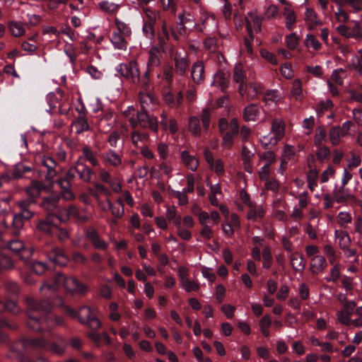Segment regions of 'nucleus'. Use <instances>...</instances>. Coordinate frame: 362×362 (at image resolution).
<instances>
[{
  "label": "nucleus",
  "mask_w": 362,
  "mask_h": 362,
  "mask_svg": "<svg viewBox=\"0 0 362 362\" xmlns=\"http://www.w3.org/2000/svg\"><path fill=\"white\" fill-rule=\"evenodd\" d=\"M49 341L43 337H23L15 341L11 346V350L17 355L25 354L30 348L35 351H45L48 350Z\"/></svg>",
  "instance_id": "nucleus-1"
},
{
  "label": "nucleus",
  "mask_w": 362,
  "mask_h": 362,
  "mask_svg": "<svg viewBox=\"0 0 362 362\" xmlns=\"http://www.w3.org/2000/svg\"><path fill=\"white\" fill-rule=\"evenodd\" d=\"M246 28L248 33V37H245L244 45L246 51L249 54H252L253 49L252 47V42L254 40L252 33V24H253L256 33L261 31L262 18L258 16L257 11H252L247 13V16L245 17Z\"/></svg>",
  "instance_id": "nucleus-2"
},
{
  "label": "nucleus",
  "mask_w": 362,
  "mask_h": 362,
  "mask_svg": "<svg viewBox=\"0 0 362 362\" xmlns=\"http://www.w3.org/2000/svg\"><path fill=\"white\" fill-rule=\"evenodd\" d=\"M132 128L140 126L143 128H149L153 132H158V122L157 118L153 115H149L147 110H141L137 112L136 119L132 117L129 119Z\"/></svg>",
  "instance_id": "nucleus-3"
},
{
  "label": "nucleus",
  "mask_w": 362,
  "mask_h": 362,
  "mask_svg": "<svg viewBox=\"0 0 362 362\" xmlns=\"http://www.w3.org/2000/svg\"><path fill=\"white\" fill-rule=\"evenodd\" d=\"M55 286L64 285L66 290L70 293H85L87 287L81 284L76 278L66 277L62 274H57L54 276Z\"/></svg>",
  "instance_id": "nucleus-4"
},
{
  "label": "nucleus",
  "mask_w": 362,
  "mask_h": 362,
  "mask_svg": "<svg viewBox=\"0 0 362 362\" xmlns=\"http://www.w3.org/2000/svg\"><path fill=\"white\" fill-rule=\"evenodd\" d=\"M25 303L28 307L26 314L41 315L48 313L52 308L51 303L47 300H36L31 296L25 298Z\"/></svg>",
  "instance_id": "nucleus-5"
},
{
  "label": "nucleus",
  "mask_w": 362,
  "mask_h": 362,
  "mask_svg": "<svg viewBox=\"0 0 362 362\" xmlns=\"http://www.w3.org/2000/svg\"><path fill=\"white\" fill-rule=\"evenodd\" d=\"M78 321L88 326L93 330H97L101 327L100 320L93 315L92 310L88 306H81L78 311Z\"/></svg>",
  "instance_id": "nucleus-6"
},
{
  "label": "nucleus",
  "mask_w": 362,
  "mask_h": 362,
  "mask_svg": "<svg viewBox=\"0 0 362 362\" xmlns=\"http://www.w3.org/2000/svg\"><path fill=\"white\" fill-rule=\"evenodd\" d=\"M285 123L282 119H274L272 122V132L274 134V137H272L269 141L268 138L264 136L262 143L265 145L272 144L276 145L277 142L281 140L284 135Z\"/></svg>",
  "instance_id": "nucleus-7"
},
{
  "label": "nucleus",
  "mask_w": 362,
  "mask_h": 362,
  "mask_svg": "<svg viewBox=\"0 0 362 362\" xmlns=\"http://www.w3.org/2000/svg\"><path fill=\"white\" fill-rule=\"evenodd\" d=\"M334 200L338 204H345L348 202H355L356 197L351 194L349 188L346 186H336L332 192Z\"/></svg>",
  "instance_id": "nucleus-8"
},
{
  "label": "nucleus",
  "mask_w": 362,
  "mask_h": 362,
  "mask_svg": "<svg viewBox=\"0 0 362 362\" xmlns=\"http://www.w3.org/2000/svg\"><path fill=\"white\" fill-rule=\"evenodd\" d=\"M61 198L59 194H52L42 198L40 206L47 211V214L54 213L60 205Z\"/></svg>",
  "instance_id": "nucleus-9"
},
{
  "label": "nucleus",
  "mask_w": 362,
  "mask_h": 362,
  "mask_svg": "<svg viewBox=\"0 0 362 362\" xmlns=\"http://www.w3.org/2000/svg\"><path fill=\"white\" fill-rule=\"evenodd\" d=\"M76 173L79 178L86 182H90L93 175V171L83 163V158L79 157L74 166Z\"/></svg>",
  "instance_id": "nucleus-10"
},
{
  "label": "nucleus",
  "mask_w": 362,
  "mask_h": 362,
  "mask_svg": "<svg viewBox=\"0 0 362 362\" xmlns=\"http://www.w3.org/2000/svg\"><path fill=\"white\" fill-rule=\"evenodd\" d=\"M47 256L51 262L59 266H65L68 262V258L62 248L53 247L47 252Z\"/></svg>",
  "instance_id": "nucleus-11"
},
{
  "label": "nucleus",
  "mask_w": 362,
  "mask_h": 362,
  "mask_svg": "<svg viewBox=\"0 0 362 362\" xmlns=\"http://www.w3.org/2000/svg\"><path fill=\"white\" fill-rule=\"evenodd\" d=\"M41 163L42 165L47 168L45 180L49 183H52V180L57 175V171L55 169L57 167L56 161L51 157L43 156Z\"/></svg>",
  "instance_id": "nucleus-12"
},
{
  "label": "nucleus",
  "mask_w": 362,
  "mask_h": 362,
  "mask_svg": "<svg viewBox=\"0 0 362 362\" xmlns=\"http://www.w3.org/2000/svg\"><path fill=\"white\" fill-rule=\"evenodd\" d=\"M175 73L180 76H184L189 67V62L187 57H181L175 52L174 57Z\"/></svg>",
  "instance_id": "nucleus-13"
},
{
  "label": "nucleus",
  "mask_w": 362,
  "mask_h": 362,
  "mask_svg": "<svg viewBox=\"0 0 362 362\" xmlns=\"http://www.w3.org/2000/svg\"><path fill=\"white\" fill-rule=\"evenodd\" d=\"M34 203V200L30 198L19 201L18 202V206L20 211L16 214L21 216L27 221L31 219L34 216V213L30 210V206Z\"/></svg>",
  "instance_id": "nucleus-14"
},
{
  "label": "nucleus",
  "mask_w": 362,
  "mask_h": 362,
  "mask_svg": "<svg viewBox=\"0 0 362 362\" xmlns=\"http://www.w3.org/2000/svg\"><path fill=\"white\" fill-rule=\"evenodd\" d=\"M191 76L194 83L199 84L204 80V65L202 61H197L193 64Z\"/></svg>",
  "instance_id": "nucleus-15"
},
{
  "label": "nucleus",
  "mask_w": 362,
  "mask_h": 362,
  "mask_svg": "<svg viewBox=\"0 0 362 362\" xmlns=\"http://www.w3.org/2000/svg\"><path fill=\"white\" fill-rule=\"evenodd\" d=\"M230 81V73L227 71L219 70L214 75V84L218 86L222 92L228 88Z\"/></svg>",
  "instance_id": "nucleus-16"
},
{
  "label": "nucleus",
  "mask_w": 362,
  "mask_h": 362,
  "mask_svg": "<svg viewBox=\"0 0 362 362\" xmlns=\"http://www.w3.org/2000/svg\"><path fill=\"white\" fill-rule=\"evenodd\" d=\"M147 67L148 70L158 67L160 64V49L157 46H153L148 52Z\"/></svg>",
  "instance_id": "nucleus-17"
},
{
  "label": "nucleus",
  "mask_w": 362,
  "mask_h": 362,
  "mask_svg": "<svg viewBox=\"0 0 362 362\" xmlns=\"http://www.w3.org/2000/svg\"><path fill=\"white\" fill-rule=\"evenodd\" d=\"M86 236L95 248L102 250H105L107 248V243L100 238L98 233L95 230L91 229L88 230Z\"/></svg>",
  "instance_id": "nucleus-18"
},
{
  "label": "nucleus",
  "mask_w": 362,
  "mask_h": 362,
  "mask_svg": "<svg viewBox=\"0 0 362 362\" xmlns=\"http://www.w3.org/2000/svg\"><path fill=\"white\" fill-rule=\"evenodd\" d=\"M22 22L16 21H9L8 22V28L11 34L16 37H21L25 33V25Z\"/></svg>",
  "instance_id": "nucleus-19"
},
{
  "label": "nucleus",
  "mask_w": 362,
  "mask_h": 362,
  "mask_svg": "<svg viewBox=\"0 0 362 362\" xmlns=\"http://www.w3.org/2000/svg\"><path fill=\"white\" fill-rule=\"evenodd\" d=\"M102 158L107 165L117 167L122 163V157L119 153H115L112 150H110L102 154Z\"/></svg>",
  "instance_id": "nucleus-20"
},
{
  "label": "nucleus",
  "mask_w": 362,
  "mask_h": 362,
  "mask_svg": "<svg viewBox=\"0 0 362 362\" xmlns=\"http://www.w3.org/2000/svg\"><path fill=\"white\" fill-rule=\"evenodd\" d=\"M25 221L27 220L22 218L21 216L15 214L13 218L11 226L10 227L8 226V230H10V233L15 236L19 235Z\"/></svg>",
  "instance_id": "nucleus-21"
},
{
  "label": "nucleus",
  "mask_w": 362,
  "mask_h": 362,
  "mask_svg": "<svg viewBox=\"0 0 362 362\" xmlns=\"http://www.w3.org/2000/svg\"><path fill=\"white\" fill-rule=\"evenodd\" d=\"M71 128L76 134H79L89 130V124L84 117L79 116L72 122Z\"/></svg>",
  "instance_id": "nucleus-22"
},
{
  "label": "nucleus",
  "mask_w": 362,
  "mask_h": 362,
  "mask_svg": "<svg viewBox=\"0 0 362 362\" xmlns=\"http://www.w3.org/2000/svg\"><path fill=\"white\" fill-rule=\"evenodd\" d=\"M327 267L326 259L321 255H316L311 259V269L313 274L322 272Z\"/></svg>",
  "instance_id": "nucleus-23"
},
{
  "label": "nucleus",
  "mask_w": 362,
  "mask_h": 362,
  "mask_svg": "<svg viewBox=\"0 0 362 362\" xmlns=\"http://www.w3.org/2000/svg\"><path fill=\"white\" fill-rule=\"evenodd\" d=\"M290 259L291 266L295 271L301 272L304 270L305 262L302 254L294 252L290 256Z\"/></svg>",
  "instance_id": "nucleus-24"
},
{
  "label": "nucleus",
  "mask_w": 362,
  "mask_h": 362,
  "mask_svg": "<svg viewBox=\"0 0 362 362\" xmlns=\"http://www.w3.org/2000/svg\"><path fill=\"white\" fill-rule=\"evenodd\" d=\"M258 113L259 110L257 105L252 103L245 107L243 113V119L245 122L255 121Z\"/></svg>",
  "instance_id": "nucleus-25"
},
{
  "label": "nucleus",
  "mask_w": 362,
  "mask_h": 362,
  "mask_svg": "<svg viewBox=\"0 0 362 362\" xmlns=\"http://www.w3.org/2000/svg\"><path fill=\"white\" fill-rule=\"evenodd\" d=\"M52 215H49V214H47L46 218L45 220H40L36 224L37 229L40 232L44 233L45 234L51 235L52 233Z\"/></svg>",
  "instance_id": "nucleus-26"
},
{
  "label": "nucleus",
  "mask_w": 362,
  "mask_h": 362,
  "mask_svg": "<svg viewBox=\"0 0 362 362\" xmlns=\"http://www.w3.org/2000/svg\"><path fill=\"white\" fill-rule=\"evenodd\" d=\"M181 158L183 164L189 169L192 170V171L197 170L199 165V162L194 156L189 155L188 151H183L181 153Z\"/></svg>",
  "instance_id": "nucleus-27"
},
{
  "label": "nucleus",
  "mask_w": 362,
  "mask_h": 362,
  "mask_svg": "<svg viewBox=\"0 0 362 362\" xmlns=\"http://www.w3.org/2000/svg\"><path fill=\"white\" fill-rule=\"evenodd\" d=\"M305 21L308 23L309 30H313L315 26L321 25V22L317 20V16L312 8H307L305 13Z\"/></svg>",
  "instance_id": "nucleus-28"
},
{
  "label": "nucleus",
  "mask_w": 362,
  "mask_h": 362,
  "mask_svg": "<svg viewBox=\"0 0 362 362\" xmlns=\"http://www.w3.org/2000/svg\"><path fill=\"white\" fill-rule=\"evenodd\" d=\"M14 260L8 255L1 253L0 255V272L10 271L15 268Z\"/></svg>",
  "instance_id": "nucleus-29"
},
{
  "label": "nucleus",
  "mask_w": 362,
  "mask_h": 362,
  "mask_svg": "<svg viewBox=\"0 0 362 362\" xmlns=\"http://www.w3.org/2000/svg\"><path fill=\"white\" fill-rule=\"evenodd\" d=\"M27 326L35 332L42 331V321L38 315L27 314Z\"/></svg>",
  "instance_id": "nucleus-30"
},
{
  "label": "nucleus",
  "mask_w": 362,
  "mask_h": 362,
  "mask_svg": "<svg viewBox=\"0 0 362 362\" xmlns=\"http://www.w3.org/2000/svg\"><path fill=\"white\" fill-rule=\"evenodd\" d=\"M344 136L339 126L332 127L329 129V139L332 146L338 145L340 143V138Z\"/></svg>",
  "instance_id": "nucleus-31"
},
{
  "label": "nucleus",
  "mask_w": 362,
  "mask_h": 362,
  "mask_svg": "<svg viewBox=\"0 0 362 362\" xmlns=\"http://www.w3.org/2000/svg\"><path fill=\"white\" fill-rule=\"evenodd\" d=\"M52 215V218H57L60 222H66L70 218L69 206L68 207H62L59 205V208L54 213L49 214Z\"/></svg>",
  "instance_id": "nucleus-32"
},
{
  "label": "nucleus",
  "mask_w": 362,
  "mask_h": 362,
  "mask_svg": "<svg viewBox=\"0 0 362 362\" xmlns=\"http://www.w3.org/2000/svg\"><path fill=\"white\" fill-rule=\"evenodd\" d=\"M0 305L1 307L2 313L8 311L10 313L17 314L20 312V308L17 303L13 300H7L4 302L1 299L0 300Z\"/></svg>",
  "instance_id": "nucleus-33"
},
{
  "label": "nucleus",
  "mask_w": 362,
  "mask_h": 362,
  "mask_svg": "<svg viewBox=\"0 0 362 362\" xmlns=\"http://www.w3.org/2000/svg\"><path fill=\"white\" fill-rule=\"evenodd\" d=\"M263 93V88L260 84L250 83L247 93V100H253L257 98V96Z\"/></svg>",
  "instance_id": "nucleus-34"
},
{
  "label": "nucleus",
  "mask_w": 362,
  "mask_h": 362,
  "mask_svg": "<svg viewBox=\"0 0 362 362\" xmlns=\"http://www.w3.org/2000/svg\"><path fill=\"white\" fill-rule=\"evenodd\" d=\"M335 237L339 239L341 249L349 247L351 242V238L348 233L344 230H335Z\"/></svg>",
  "instance_id": "nucleus-35"
},
{
  "label": "nucleus",
  "mask_w": 362,
  "mask_h": 362,
  "mask_svg": "<svg viewBox=\"0 0 362 362\" xmlns=\"http://www.w3.org/2000/svg\"><path fill=\"white\" fill-rule=\"evenodd\" d=\"M139 98L141 110H146L147 107L154 103L155 101L154 98L149 93L140 92Z\"/></svg>",
  "instance_id": "nucleus-36"
},
{
  "label": "nucleus",
  "mask_w": 362,
  "mask_h": 362,
  "mask_svg": "<svg viewBox=\"0 0 362 362\" xmlns=\"http://www.w3.org/2000/svg\"><path fill=\"white\" fill-rule=\"evenodd\" d=\"M129 69H131L129 78L134 83H139L141 81L140 72L137 63L134 60L129 62Z\"/></svg>",
  "instance_id": "nucleus-37"
},
{
  "label": "nucleus",
  "mask_w": 362,
  "mask_h": 362,
  "mask_svg": "<svg viewBox=\"0 0 362 362\" xmlns=\"http://www.w3.org/2000/svg\"><path fill=\"white\" fill-rule=\"evenodd\" d=\"M272 325L271 317L269 315H264L259 320L260 330L265 337L269 336V327Z\"/></svg>",
  "instance_id": "nucleus-38"
},
{
  "label": "nucleus",
  "mask_w": 362,
  "mask_h": 362,
  "mask_svg": "<svg viewBox=\"0 0 362 362\" xmlns=\"http://www.w3.org/2000/svg\"><path fill=\"white\" fill-rule=\"evenodd\" d=\"M284 16L286 18V27L288 30H291L293 24L296 21V17L294 11L291 9L289 7H285Z\"/></svg>",
  "instance_id": "nucleus-39"
},
{
  "label": "nucleus",
  "mask_w": 362,
  "mask_h": 362,
  "mask_svg": "<svg viewBox=\"0 0 362 362\" xmlns=\"http://www.w3.org/2000/svg\"><path fill=\"white\" fill-rule=\"evenodd\" d=\"M250 211L247 213V217L250 220H255L257 218H262L264 215V211L262 206L256 207V204H253L250 207Z\"/></svg>",
  "instance_id": "nucleus-40"
},
{
  "label": "nucleus",
  "mask_w": 362,
  "mask_h": 362,
  "mask_svg": "<svg viewBox=\"0 0 362 362\" xmlns=\"http://www.w3.org/2000/svg\"><path fill=\"white\" fill-rule=\"evenodd\" d=\"M83 153V160H88L93 166H97L98 165V160L95 158L93 151L88 146H85L82 148Z\"/></svg>",
  "instance_id": "nucleus-41"
},
{
  "label": "nucleus",
  "mask_w": 362,
  "mask_h": 362,
  "mask_svg": "<svg viewBox=\"0 0 362 362\" xmlns=\"http://www.w3.org/2000/svg\"><path fill=\"white\" fill-rule=\"evenodd\" d=\"M124 36L119 33L115 32L112 34L111 42L115 47L117 49H123L126 48L127 42L124 40Z\"/></svg>",
  "instance_id": "nucleus-42"
},
{
  "label": "nucleus",
  "mask_w": 362,
  "mask_h": 362,
  "mask_svg": "<svg viewBox=\"0 0 362 362\" xmlns=\"http://www.w3.org/2000/svg\"><path fill=\"white\" fill-rule=\"evenodd\" d=\"M233 78L237 83H246V76L240 64L236 65L234 67Z\"/></svg>",
  "instance_id": "nucleus-43"
},
{
  "label": "nucleus",
  "mask_w": 362,
  "mask_h": 362,
  "mask_svg": "<svg viewBox=\"0 0 362 362\" xmlns=\"http://www.w3.org/2000/svg\"><path fill=\"white\" fill-rule=\"evenodd\" d=\"M62 189L64 191V198L66 199H71L74 197L73 194L69 191L71 183L66 180L64 177L60 178L57 181Z\"/></svg>",
  "instance_id": "nucleus-44"
},
{
  "label": "nucleus",
  "mask_w": 362,
  "mask_h": 362,
  "mask_svg": "<svg viewBox=\"0 0 362 362\" xmlns=\"http://www.w3.org/2000/svg\"><path fill=\"white\" fill-rule=\"evenodd\" d=\"M18 362H50L49 360L43 355H38L35 358H32L25 354L16 356Z\"/></svg>",
  "instance_id": "nucleus-45"
},
{
  "label": "nucleus",
  "mask_w": 362,
  "mask_h": 362,
  "mask_svg": "<svg viewBox=\"0 0 362 362\" xmlns=\"http://www.w3.org/2000/svg\"><path fill=\"white\" fill-rule=\"evenodd\" d=\"M5 291L10 295L17 296L19 294L20 286L15 281H8L4 285Z\"/></svg>",
  "instance_id": "nucleus-46"
},
{
  "label": "nucleus",
  "mask_w": 362,
  "mask_h": 362,
  "mask_svg": "<svg viewBox=\"0 0 362 362\" xmlns=\"http://www.w3.org/2000/svg\"><path fill=\"white\" fill-rule=\"evenodd\" d=\"M69 214L70 218L72 217L81 222H86L88 219V216L83 214L81 211H80L74 205L69 206Z\"/></svg>",
  "instance_id": "nucleus-47"
},
{
  "label": "nucleus",
  "mask_w": 362,
  "mask_h": 362,
  "mask_svg": "<svg viewBox=\"0 0 362 362\" xmlns=\"http://www.w3.org/2000/svg\"><path fill=\"white\" fill-rule=\"evenodd\" d=\"M327 138V132L322 127H317L315 130V144L316 146H321L322 145V142L324 141H326Z\"/></svg>",
  "instance_id": "nucleus-48"
},
{
  "label": "nucleus",
  "mask_w": 362,
  "mask_h": 362,
  "mask_svg": "<svg viewBox=\"0 0 362 362\" xmlns=\"http://www.w3.org/2000/svg\"><path fill=\"white\" fill-rule=\"evenodd\" d=\"M318 178V172L315 169H310L307 175L308 188L313 191L317 186V180Z\"/></svg>",
  "instance_id": "nucleus-49"
},
{
  "label": "nucleus",
  "mask_w": 362,
  "mask_h": 362,
  "mask_svg": "<svg viewBox=\"0 0 362 362\" xmlns=\"http://www.w3.org/2000/svg\"><path fill=\"white\" fill-rule=\"evenodd\" d=\"M305 45L307 47H313L315 50H319L321 48V43L313 34H308L306 35L305 39Z\"/></svg>",
  "instance_id": "nucleus-50"
},
{
  "label": "nucleus",
  "mask_w": 362,
  "mask_h": 362,
  "mask_svg": "<svg viewBox=\"0 0 362 362\" xmlns=\"http://www.w3.org/2000/svg\"><path fill=\"white\" fill-rule=\"evenodd\" d=\"M189 129L195 136H199L201 128L199 119L197 117H192L189 119Z\"/></svg>",
  "instance_id": "nucleus-51"
},
{
  "label": "nucleus",
  "mask_w": 362,
  "mask_h": 362,
  "mask_svg": "<svg viewBox=\"0 0 362 362\" xmlns=\"http://www.w3.org/2000/svg\"><path fill=\"white\" fill-rule=\"evenodd\" d=\"M302 83L300 79H295L292 83L291 94L296 99L300 98L302 95Z\"/></svg>",
  "instance_id": "nucleus-52"
},
{
  "label": "nucleus",
  "mask_w": 362,
  "mask_h": 362,
  "mask_svg": "<svg viewBox=\"0 0 362 362\" xmlns=\"http://www.w3.org/2000/svg\"><path fill=\"white\" fill-rule=\"evenodd\" d=\"M108 208L111 211V214L116 218H122L124 214V208L120 206L113 204L109 199L107 201Z\"/></svg>",
  "instance_id": "nucleus-53"
},
{
  "label": "nucleus",
  "mask_w": 362,
  "mask_h": 362,
  "mask_svg": "<svg viewBox=\"0 0 362 362\" xmlns=\"http://www.w3.org/2000/svg\"><path fill=\"white\" fill-rule=\"evenodd\" d=\"M47 351L57 356H63L65 353V345L61 346L56 342H49Z\"/></svg>",
  "instance_id": "nucleus-54"
},
{
  "label": "nucleus",
  "mask_w": 362,
  "mask_h": 362,
  "mask_svg": "<svg viewBox=\"0 0 362 362\" xmlns=\"http://www.w3.org/2000/svg\"><path fill=\"white\" fill-rule=\"evenodd\" d=\"M98 6L100 8L107 13H113L117 11L119 6L114 3H110L109 1H105L98 4Z\"/></svg>",
  "instance_id": "nucleus-55"
},
{
  "label": "nucleus",
  "mask_w": 362,
  "mask_h": 362,
  "mask_svg": "<svg viewBox=\"0 0 362 362\" xmlns=\"http://www.w3.org/2000/svg\"><path fill=\"white\" fill-rule=\"evenodd\" d=\"M352 221V217L351 214L346 211H341L339 213L337 216V223L341 226H344L345 225L350 223Z\"/></svg>",
  "instance_id": "nucleus-56"
},
{
  "label": "nucleus",
  "mask_w": 362,
  "mask_h": 362,
  "mask_svg": "<svg viewBox=\"0 0 362 362\" xmlns=\"http://www.w3.org/2000/svg\"><path fill=\"white\" fill-rule=\"evenodd\" d=\"M115 24L117 25L118 33L124 36H129L131 35V29L127 24L119 21L117 18L115 19Z\"/></svg>",
  "instance_id": "nucleus-57"
},
{
  "label": "nucleus",
  "mask_w": 362,
  "mask_h": 362,
  "mask_svg": "<svg viewBox=\"0 0 362 362\" xmlns=\"http://www.w3.org/2000/svg\"><path fill=\"white\" fill-rule=\"evenodd\" d=\"M33 254V250L32 248H27L25 247L22 249L18 254V258L24 262L25 264H28Z\"/></svg>",
  "instance_id": "nucleus-58"
},
{
  "label": "nucleus",
  "mask_w": 362,
  "mask_h": 362,
  "mask_svg": "<svg viewBox=\"0 0 362 362\" xmlns=\"http://www.w3.org/2000/svg\"><path fill=\"white\" fill-rule=\"evenodd\" d=\"M263 257V267L265 269H269L272 265V253L269 247H265L262 250Z\"/></svg>",
  "instance_id": "nucleus-59"
},
{
  "label": "nucleus",
  "mask_w": 362,
  "mask_h": 362,
  "mask_svg": "<svg viewBox=\"0 0 362 362\" xmlns=\"http://www.w3.org/2000/svg\"><path fill=\"white\" fill-rule=\"evenodd\" d=\"M156 22H144L143 32L146 37L153 38L155 35L154 25Z\"/></svg>",
  "instance_id": "nucleus-60"
},
{
  "label": "nucleus",
  "mask_w": 362,
  "mask_h": 362,
  "mask_svg": "<svg viewBox=\"0 0 362 362\" xmlns=\"http://www.w3.org/2000/svg\"><path fill=\"white\" fill-rule=\"evenodd\" d=\"M299 37L293 33L286 37V45L290 49H294L299 43Z\"/></svg>",
  "instance_id": "nucleus-61"
},
{
  "label": "nucleus",
  "mask_w": 362,
  "mask_h": 362,
  "mask_svg": "<svg viewBox=\"0 0 362 362\" xmlns=\"http://www.w3.org/2000/svg\"><path fill=\"white\" fill-rule=\"evenodd\" d=\"M222 134V145L228 148H230L233 143V137L236 136L230 132H223Z\"/></svg>",
  "instance_id": "nucleus-62"
},
{
  "label": "nucleus",
  "mask_w": 362,
  "mask_h": 362,
  "mask_svg": "<svg viewBox=\"0 0 362 362\" xmlns=\"http://www.w3.org/2000/svg\"><path fill=\"white\" fill-rule=\"evenodd\" d=\"M317 146H318V150L316 153L317 159L320 161H322L323 160L327 159L330 154L329 149L327 146H323V145Z\"/></svg>",
  "instance_id": "nucleus-63"
},
{
  "label": "nucleus",
  "mask_w": 362,
  "mask_h": 362,
  "mask_svg": "<svg viewBox=\"0 0 362 362\" xmlns=\"http://www.w3.org/2000/svg\"><path fill=\"white\" fill-rule=\"evenodd\" d=\"M182 286L187 291H197L199 288V285L194 281H190L188 278L182 279Z\"/></svg>",
  "instance_id": "nucleus-64"
}]
</instances>
